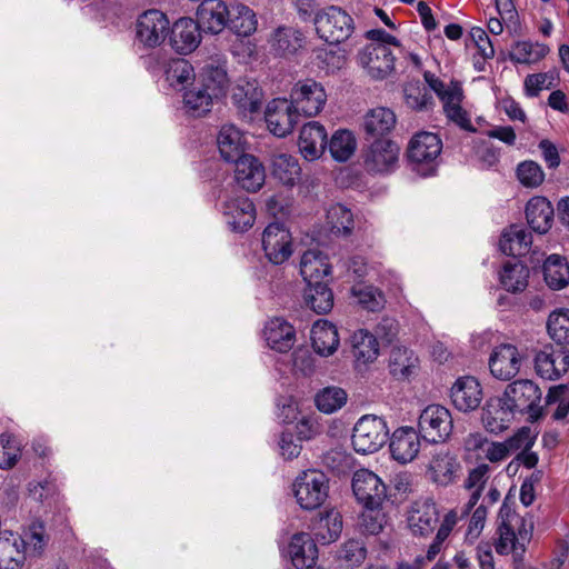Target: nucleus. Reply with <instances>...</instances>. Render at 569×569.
<instances>
[{"label": "nucleus", "mask_w": 569, "mask_h": 569, "mask_svg": "<svg viewBox=\"0 0 569 569\" xmlns=\"http://www.w3.org/2000/svg\"><path fill=\"white\" fill-rule=\"evenodd\" d=\"M498 540L495 549L498 555L505 556L520 550L525 552L526 542L532 535V523L519 516L508 503L507 498L502 502L498 513L497 527Z\"/></svg>", "instance_id": "1"}, {"label": "nucleus", "mask_w": 569, "mask_h": 569, "mask_svg": "<svg viewBox=\"0 0 569 569\" xmlns=\"http://www.w3.org/2000/svg\"><path fill=\"white\" fill-rule=\"evenodd\" d=\"M442 141L437 133L417 132L407 147V159L412 170L422 177L432 176L439 164Z\"/></svg>", "instance_id": "2"}, {"label": "nucleus", "mask_w": 569, "mask_h": 569, "mask_svg": "<svg viewBox=\"0 0 569 569\" xmlns=\"http://www.w3.org/2000/svg\"><path fill=\"white\" fill-rule=\"evenodd\" d=\"M502 395L516 415H527L530 422H536L543 417L542 391L532 380H515L506 387Z\"/></svg>", "instance_id": "3"}, {"label": "nucleus", "mask_w": 569, "mask_h": 569, "mask_svg": "<svg viewBox=\"0 0 569 569\" xmlns=\"http://www.w3.org/2000/svg\"><path fill=\"white\" fill-rule=\"evenodd\" d=\"M317 34L329 44H339L350 38L355 30L352 17L338 6L319 10L313 18Z\"/></svg>", "instance_id": "4"}, {"label": "nucleus", "mask_w": 569, "mask_h": 569, "mask_svg": "<svg viewBox=\"0 0 569 569\" xmlns=\"http://www.w3.org/2000/svg\"><path fill=\"white\" fill-rule=\"evenodd\" d=\"M293 492L299 506L305 510H316L328 498L329 479L319 470L302 471L295 480Z\"/></svg>", "instance_id": "5"}, {"label": "nucleus", "mask_w": 569, "mask_h": 569, "mask_svg": "<svg viewBox=\"0 0 569 569\" xmlns=\"http://www.w3.org/2000/svg\"><path fill=\"white\" fill-rule=\"evenodd\" d=\"M389 430L386 421L377 416H363L353 428V449L362 455L378 451L387 441Z\"/></svg>", "instance_id": "6"}, {"label": "nucleus", "mask_w": 569, "mask_h": 569, "mask_svg": "<svg viewBox=\"0 0 569 569\" xmlns=\"http://www.w3.org/2000/svg\"><path fill=\"white\" fill-rule=\"evenodd\" d=\"M419 433L431 443L443 442L450 436L453 422L450 411L440 405H430L422 410L418 421Z\"/></svg>", "instance_id": "7"}, {"label": "nucleus", "mask_w": 569, "mask_h": 569, "mask_svg": "<svg viewBox=\"0 0 569 569\" xmlns=\"http://www.w3.org/2000/svg\"><path fill=\"white\" fill-rule=\"evenodd\" d=\"M289 101L299 116L315 117L323 109L327 101V93L321 83L312 79H307L298 81L293 86Z\"/></svg>", "instance_id": "8"}, {"label": "nucleus", "mask_w": 569, "mask_h": 569, "mask_svg": "<svg viewBox=\"0 0 569 569\" xmlns=\"http://www.w3.org/2000/svg\"><path fill=\"white\" fill-rule=\"evenodd\" d=\"M400 148L390 139H375L363 150V166L370 173H389L397 167Z\"/></svg>", "instance_id": "9"}, {"label": "nucleus", "mask_w": 569, "mask_h": 569, "mask_svg": "<svg viewBox=\"0 0 569 569\" xmlns=\"http://www.w3.org/2000/svg\"><path fill=\"white\" fill-rule=\"evenodd\" d=\"M170 22L167 16L156 9L139 16L136 23L137 40L146 48L160 46L169 34Z\"/></svg>", "instance_id": "10"}, {"label": "nucleus", "mask_w": 569, "mask_h": 569, "mask_svg": "<svg viewBox=\"0 0 569 569\" xmlns=\"http://www.w3.org/2000/svg\"><path fill=\"white\" fill-rule=\"evenodd\" d=\"M264 119L269 131L273 136L284 138L290 134L297 126L299 113L288 99L276 98L267 104Z\"/></svg>", "instance_id": "11"}, {"label": "nucleus", "mask_w": 569, "mask_h": 569, "mask_svg": "<svg viewBox=\"0 0 569 569\" xmlns=\"http://www.w3.org/2000/svg\"><path fill=\"white\" fill-rule=\"evenodd\" d=\"M352 491L363 507H381L387 497L382 480L368 469H359L352 477Z\"/></svg>", "instance_id": "12"}, {"label": "nucleus", "mask_w": 569, "mask_h": 569, "mask_svg": "<svg viewBox=\"0 0 569 569\" xmlns=\"http://www.w3.org/2000/svg\"><path fill=\"white\" fill-rule=\"evenodd\" d=\"M358 63L375 80L387 78L395 70V56L383 44H367L357 56Z\"/></svg>", "instance_id": "13"}, {"label": "nucleus", "mask_w": 569, "mask_h": 569, "mask_svg": "<svg viewBox=\"0 0 569 569\" xmlns=\"http://www.w3.org/2000/svg\"><path fill=\"white\" fill-rule=\"evenodd\" d=\"M262 248L271 263H283L292 254V242L289 230H287L282 223H269L262 233Z\"/></svg>", "instance_id": "14"}, {"label": "nucleus", "mask_w": 569, "mask_h": 569, "mask_svg": "<svg viewBox=\"0 0 569 569\" xmlns=\"http://www.w3.org/2000/svg\"><path fill=\"white\" fill-rule=\"evenodd\" d=\"M569 369V352L565 347L546 345L535 356V370L546 380H557Z\"/></svg>", "instance_id": "15"}, {"label": "nucleus", "mask_w": 569, "mask_h": 569, "mask_svg": "<svg viewBox=\"0 0 569 569\" xmlns=\"http://www.w3.org/2000/svg\"><path fill=\"white\" fill-rule=\"evenodd\" d=\"M522 356L511 343L497 346L489 358L491 375L502 381H509L518 375L522 365Z\"/></svg>", "instance_id": "16"}, {"label": "nucleus", "mask_w": 569, "mask_h": 569, "mask_svg": "<svg viewBox=\"0 0 569 569\" xmlns=\"http://www.w3.org/2000/svg\"><path fill=\"white\" fill-rule=\"evenodd\" d=\"M516 412L503 395L489 398L482 407L481 421L487 431L499 435L513 421Z\"/></svg>", "instance_id": "17"}, {"label": "nucleus", "mask_w": 569, "mask_h": 569, "mask_svg": "<svg viewBox=\"0 0 569 569\" xmlns=\"http://www.w3.org/2000/svg\"><path fill=\"white\" fill-rule=\"evenodd\" d=\"M200 24L192 18L178 19L170 29V43L180 54L194 51L201 42Z\"/></svg>", "instance_id": "18"}, {"label": "nucleus", "mask_w": 569, "mask_h": 569, "mask_svg": "<svg viewBox=\"0 0 569 569\" xmlns=\"http://www.w3.org/2000/svg\"><path fill=\"white\" fill-rule=\"evenodd\" d=\"M222 213L227 223L234 231L243 232L253 226L256 220V208L248 197H234L222 203Z\"/></svg>", "instance_id": "19"}, {"label": "nucleus", "mask_w": 569, "mask_h": 569, "mask_svg": "<svg viewBox=\"0 0 569 569\" xmlns=\"http://www.w3.org/2000/svg\"><path fill=\"white\" fill-rule=\"evenodd\" d=\"M409 526L416 536L432 533L439 522V511L431 498L416 500L408 517Z\"/></svg>", "instance_id": "20"}, {"label": "nucleus", "mask_w": 569, "mask_h": 569, "mask_svg": "<svg viewBox=\"0 0 569 569\" xmlns=\"http://www.w3.org/2000/svg\"><path fill=\"white\" fill-rule=\"evenodd\" d=\"M450 398L453 406L462 412L476 410L482 400L480 382L471 376H463L451 387Z\"/></svg>", "instance_id": "21"}, {"label": "nucleus", "mask_w": 569, "mask_h": 569, "mask_svg": "<svg viewBox=\"0 0 569 569\" xmlns=\"http://www.w3.org/2000/svg\"><path fill=\"white\" fill-rule=\"evenodd\" d=\"M230 10L222 0H202L197 9V22L204 32L220 33L228 24Z\"/></svg>", "instance_id": "22"}, {"label": "nucleus", "mask_w": 569, "mask_h": 569, "mask_svg": "<svg viewBox=\"0 0 569 569\" xmlns=\"http://www.w3.org/2000/svg\"><path fill=\"white\" fill-rule=\"evenodd\" d=\"M420 437L419 431L412 427L395 430L389 443L391 457L401 463L412 461L420 450Z\"/></svg>", "instance_id": "23"}, {"label": "nucleus", "mask_w": 569, "mask_h": 569, "mask_svg": "<svg viewBox=\"0 0 569 569\" xmlns=\"http://www.w3.org/2000/svg\"><path fill=\"white\" fill-rule=\"evenodd\" d=\"M298 146L306 160L313 161L320 158L327 147L325 127L317 121L306 123L300 130Z\"/></svg>", "instance_id": "24"}, {"label": "nucleus", "mask_w": 569, "mask_h": 569, "mask_svg": "<svg viewBox=\"0 0 569 569\" xmlns=\"http://www.w3.org/2000/svg\"><path fill=\"white\" fill-rule=\"evenodd\" d=\"M234 179L239 187L249 192L258 191L264 183L266 173L262 163L248 154L234 162Z\"/></svg>", "instance_id": "25"}, {"label": "nucleus", "mask_w": 569, "mask_h": 569, "mask_svg": "<svg viewBox=\"0 0 569 569\" xmlns=\"http://www.w3.org/2000/svg\"><path fill=\"white\" fill-rule=\"evenodd\" d=\"M219 152L227 162H237L246 153L247 141L242 131L233 124H223L218 133Z\"/></svg>", "instance_id": "26"}, {"label": "nucleus", "mask_w": 569, "mask_h": 569, "mask_svg": "<svg viewBox=\"0 0 569 569\" xmlns=\"http://www.w3.org/2000/svg\"><path fill=\"white\" fill-rule=\"evenodd\" d=\"M288 552L297 569H311L318 559V547L311 535L298 532L291 537Z\"/></svg>", "instance_id": "27"}, {"label": "nucleus", "mask_w": 569, "mask_h": 569, "mask_svg": "<svg viewBox=\"0 0 569 569\" xmlns=\"http://www.w3.org/2000/svg\"><path fill=\"white\" fill-rule=\"evenodd\" d=\"M268 346L278 352H288L296 342V330L287 320L277 317L270 319L263 329Z\"/></svg>", "instance_id": "28"}, {"label": "nucleus", "mask_w": 569, "mask_h": 569, "mask_svg": "<svg viewBox=\"0 0 569 569\" xmlns=\"http://www.w3.org/2000/svg\"><path fill=\"white\" fill-rule=\"evenodd\" d=\"M526 219L529 227L537 233H547L553 223V207L541 196L532 197L526 204Z\"/></svg>", "instance_id": "29"}, {"label": "nucleus", "mask_w": 569, "mask_h": 569, "mask_svg": "<svg viewBox=\"0 0 569 569\" xmlns=\"http://www.w3.org/2000/svg\"><path fill=\"white\" fill-rule=\"evenodd\" d=\"M396 121V114L391 109L385 107L371 109L363 121L366 140L386 139L385 136L391 132Z\"/></svg>", "instance_id": "30"}, {"label": "nucleus", "mask_w": 569, "mask_h": 569, "mask_svg": "<svg viewBox=\"0 0 569 569\" xmlns=\"http://www.w3.org/2000/svg\"><path fill=\"white\" fill-rule=\"evenodd\" d=\"M531 244V233L518 224H511L506 229L499 241L500 250L511 257L526 256L530 251Z\"/></svg>", "instance_id": "31"}, {"label": "nucleus", "mask_w": 569, "mask_h": 569, "mask_svg": "<svg viewBox=\"0 0 569 569\" xmlns=\"http://www.w3.org/2000/svg\"><path fill=\"white\" fill-rule=\"evenodd\" d=\"M331 272L328 257L318 249L307 250L300 260V274L307 283L321 281Z\"/></svg>", "instance_id": "32"}, {"label": "nucleus", "mask_w": 569, "mask_h": 569, "mask_svg": "<svg viewBox=\"0 0 569 569\" xmlns=\"http://www.w3.org/2000/svg\"><path fill=\"white\" fill-rule=\"evenodd\" d=\"M388 368L395 379L408 380L417 373L419 360L412 350L406 347H393L390 351Z\"/></svg>", "instance_id": "33"}, {"label": "nucleus", "mask_w": 569, "mask_h": 569, "mask_svg": "<svg viewBox=\"0 0 569 569\" xmlns=\"http://www.w3.org/2000/svg\"><path fill=\"white\" fill-rule=\"evenodd\" d=\"M313 350L322 356L332 355L339 347V335L335 325L328 320L317 321L311 329Z\"/></svg>", "instance_id": "34"}, {"label": "nucleus", "mask_w": 569, "mask_h": 569, "mask_svg": "<svg viewBox=\"0 0 569 569\" xmlns=\"http://www.w3.org/2000/svg\"><path fill=\"white\" fill-rule=\"evenodd\" d=\"M549 51V47L545 43L521 40L512 44L509 59L515 64H535L542 60Z\"/></svg>", "instance_id": "35"}, {"label": "nucleus", "mask_w": 569, "mask_h": 569, "mask_svg": "<svg viewBox=\"0 0 569 569\" xmlns=\"http://www.w3.org/2000/svg\"><path fill=\"white\" fill-rule=\"evenodd\" d=\"M462 90L459 87H453L446 91L442 96L443 110L446 116L453 122H456L461 129L470 132H475L476 129L470 122L467 112L461 107Z\"/></svg>", "instance_id": "36"}, {"label": "nucleus", "mask_w": 569, "mask_h": 569, "mask_svg": "<svg viewBox=\"0 0 569 569\" xmlns=\"http://www.w3.org/2000/svg\"><path fill=\"white\" fill-rule=\"evenodd\" d=\"M543 278L552 290H560L569 283V264L565 257L549 256L543 263Z\"/></svg>", "instance_id": "37"}, {"label": "nucleus", "mask_w": 569, "mask_h": 569, "mask_svg": "<svg viewBox=\"0 0 569 569\" xmlns=\"http://www.w3.org/2000/svg\"><path fill=\"white\" fill-rule=\"evenodd\" d=\"M529 268L521 261L507 262L500 272V283L509 292H522L528 287Z\"/></svg>", "instance_id": "38"}, {"label": "nucleus", "mask_w": 569, "mask_h": 569, "mask_svg": "<svg viewBox=\"0 0 569 569\" xmlns=\"http://www.w3.org/2000/svg\"><path fill=\"white\" fill-rule=\"evenodd\" d=\"M351 352L357 362L369 363L379 355L377 338L368 330H358L351 338Z\"/></svg>", "instance_id": "39"}, {"label": "nucleus", "mask_w": 569, "mask_h": 569, "mask_svg": "<svg viewBox=\"0 0 569 569\" xmlns=\"http://www.w3.org/2000/svg\"><path fill=\"white\" fill-rule=\"evenodd\" d=\"M307 284L308 287L305 290L307 306L318 315L328 313L333 307L332 290L323 281Z\"/></svg>", "instance_id": "40"}, {"label": "nucleus", "mask_w": 569, "mask_h": 569, "mask_svg": "<svg viewBox=\"0 0 569 569\" xmlns=\"http://www.w3.org/2000/svg\"><path fill=\"white\" fill-rule=\"evenodd\" d=\"M258 21L252 9L243 4L231 8L227 27L239 37H249L257 30Z\"/></svg>", "instance_id": "41"}, {"label": "nucleus", "mask_w": 569, "mask_h": 569, "mask_svg": "<svg viewBox=\"0 0 569 569\" xmlns=\"http://www.w3.org/2000/svg\"><path fill=\"white\" fill-rule=\"evenodd\" d=\"M272 176L286 186H293L299 181L301 168L298 159L291 154L279 153L272 157Z\"/></svg>", "instance_id": "42"}, {"label": "nucleus", "mask_w": 569, "mask_h": 569, "mask_svg": "<svg viewBox=\"0 0 569 569\" xmlns=\"http://www.w3.org/2000/svg\"><path fill=\"white\" fill-rule=\"evenodd\" d=\"M229 77L222 66L207 64L201 72V86L216 99L226 96L229 88Z\"/></svg>", "instance_id": "43"}, {"label": "nucleus", "mask_w": 569, "mask_h": 569, "mask_svg": "<svg viewBox=\"0 0 569 569\" xmlns=\"http://www.w3.org/2000/svg\"><path fill=\"white\" fill-rule=\"evenodd\" d=\"M303 34L292 27H279L272 38L273 50L281 56L296 53L302 48Z\"/></svg>", "instance_id": "44"}, {"label": "nucleus", "mask_w": 569, "mask_h": 569, "mask_svg": "<svg viewBox=\"0 0 569 569\" xmlns=\"http://www.w3.org/2000/svg\"><path fill=\"white\" fill-rule=\"evenodd\" d=\"M262 90L254 82H247L244 86H238L232 93L233 103L242 112L254 113L262 103Z\"/></svg>", "instance_id": "45"}, {"label": "nucleus", "mask_w": 569, "mask_h": 569, "mask_svg": "<svg viewBox=\"0 0 569 569\" xmlns=\"http://www.w3.org/2000/svg\"><path fill=\"white\" fill-rule=\"evenodd\" d=\"M3 558L9 559L4 569H20L26 559L24 541L18 533L11 530L2 531V559Z\"/></svg>", "instance_id": "46"}, {"label": "nucleus", "mask_w": 569, "mask_h": 569, "mask_svg": "<svg viewBox=\"0 0 569 569\" xmlns=\"http://www.w3.org/2000/svg\"><path fill=\"white\" fill-rule=\"evenodd\" d=\"M348 395L345 389L329 386L320 389L315 396V403L319 411L333 413L347 403Z\"/></svg>", "instance_id": "47"}, {"label": "nucleus", "mask_w": 569, "mask_h": 569, "mask_svg": "<svg viewBox=\"0 0 569 569\" xmlns=\"http://www.w3.org/2000/svg\"><path fill=\"white\" fill-rule=\"evenodd\" d=\"M327 146L335 160L345 162L355 153L357 143L351 131L340 129L332 134Z\"/></svg>", "instance_id": "48"}, {"label": "nucleus", "mask_w": 569, "mask_h": 569, "mask_svg": "<svg viewBox=\"0 0 569 569\" xmlns=\"http://www.w3.org/2000/svg\"><path fill=\"white\" fill-rule=\"evenodd\" d=\"M327 223L333 234L349 236L355 227L353 214L343 204L336 203L327 211Z\"/></svg>", "instance_id": "49"}, {"label": "nucleus", "mask_w": 569, "mask_h": 569, "mask_svg": "<svg viewBox=\"0 0 569 569\" xmlns=\"http://www.w3.org/2000/svg\"><path fill=\"white\" fill-rule=\"evenodd\" d=\"M213 100H216V98L201 84L200 87L187 90L183 94V103L187 112L193 117H201L209 112Z\"/></svg>", "instance_id": "50"}, {"label": "nucleus", "mask_w": 569, "mask_h": 569, "mask_svg": "<svg viewBox=\"0 0 569 569\" xmlns=\"http://www.w3.org/2000/svg\"><path fill=\"white\" fill-rule=\"evenodd\" d=\"M547 331L560 347L569 345V309L561 308L552 311L548 317Z\"/></svg>", "instance_id": "51"}, {"label": "nucleus", "mask_w": 569, "mask_h": 569, "mask_svg": "<svg viewBox=\"0 0 569 569\" xmlns=\"http://www.w3.org/2000/svg\"><path fill=\"white\" fill-rule=\"evenodd\" d=\"M456 466V459L449 452L440 451L433 455L429 463V470L435 481L445 483L451 480Z\"/></svg>", "instance_id": "52"}, {"label": "nucleus", "mask_w": 569, "mask_h": 569, "mask_svg": "<svg viewBox=\"0 0 569 569\" xmlns=\"http://www.w3.org/2000/svg\"><path fill=\"white\" fill-rule=\"evenodd\" d=\"M519 182L527 188H537L545 180V172L539 163L526 160L517 166L516 170Z\"/></svg>", "instance_id": "53"}, {"label": "nucleus", "mask_w": 569, "mask_h": 569, "mask_svg": "<svg viewBox=\"0 0 569 569\" xmlns=\"http://www.w3.org/2000/svg\"><path fill=\"white\" fill-rule=\"evenodd\" d=\"M405 100L408 107L413 110H428L432 104V94L419 83H409L403 89Z\"/></svg>", "instance_id": "54"}, {"label": "nucleus", "mask_w": 569, "mask_h": 569, "mask_svg": "<svg viewBox=\"0 0 569 569\" xmlns=\"http://www.w3.org/2000/svg\"><path fill=\"white\" fill-rule=\"evenodd\" d=\"M166 74L171 86H183L194 79L192 64L181 58L173 59L168 63Z\"/></svg>", "instance_id": "55"}, {"label": "nucleus", "mask_w": 569, "mask_h": 569, "mask_svg": "<svg viewBox=\"0 0 569 569\" xmlns=\"http://www.w3.org/2000/svg\"><path fill=\"white\" fill-rule=\"evenodd\" d=\"M385 513L380 507H365L360 517V530L365 535H378L386 523Z\"/></svg>", "instance_id": "56"}, {"label": "nucleus", "mask_w": 569, "mask_h": 569, "mask_svg": "<svg viewBox=\"0 0 569 569\" xmlns=\"http://www.w3.org/2000/svg\"><path fill=\"white\" fill-rule=\"evenodd\" d=\"M338 557L350 567L360 566L367 557L365 542L359 539H349L342 545Z\"/></svg>", "instance_id": "57"}, {"label": "nucleus", "mask_w": 569, "mask_h": 569, "mask_svg": "<svg viewBox=\"0 0 569 569\" xmlns=\"http://www.w3.org/2000/svg\"><path fill=\"white\" fill-rule=\"evenodd\" d=\"M557 405L552 413L555 420H562L569 413V398L563 386L551 387L546 396V406Z\"/></svg>", "instance_id": "58"}, {"label": "nucleus", "mask_w": 569, "mask_h": 569, "mask_svg": "<svg viewBox=\"0 0 569 569\" xmlns=\"http://www.w3.org/2000/svg\"><path fill=\"white\" fill-rule=\"evenodd\" d=\"M21 539L24 541V547L28 545L32 547L34 552L41 553L49 540L44 523L40 520L32 521L24 538Z\"/></svg>", "instance_id": "59"}, {"label": "nucleus", "mask_w": 569, "mask_h": 569, "mask_svg": "<svg viewBox=\"0 0 569 569\" xmlns=\"http://www.w3.org/2000/svg\"><path fill=\"white\" fill-rule=\"evenodd\" d=\"M353 292L358 297L359 303L369 311H377L383 307L382 293L372 287H366Z\"/></svg>", "instance_id": "60"}, {"label": "nucleus", "mask_w": 569, "mask_h": 569, "mask_svg": "<svg viewBox=\"0 0 569 569\" xmlns=\"http://www.w3.org/2000/svg\"><path fill=\"white\" fill-rule=\"evenodd\" d=\"M470 37L472 41L475 42L478 53L480 54L481 59L488 60L492 59L495 56V49L493 44L486 33V31L482 28L475 27L470 31Z\"/></svg>", "instance_id": "61"}, {"label": "nucleus", "mask_w": 569, "mask_h": 569, "mask_svg": "<svg viewBox=\"0 0 569 569\" xmlns=\"http://www.w3.org/2000/svg\"><path fill=\"white\" fill-rule=\"evenodd\" d=\"M505 442L510 453H512L518 450L531 449L535 443V437L531 436L529 427H522Z\"/></svg>", "instance_id": "62"}, {"label": "nucleus", "mask_w": 569, "mask_h": 569, "mask_svg": "<svg viewBox=\"0 0 569 569\" xmlns=\"http://www.w3.org/2000/svg\"><path fill=\"white\" fill-rule=\"evenodd\" d=\"M28 491L34 500L44 502L58 493V488L54 482L44 480L40 482H30Z\"/></svg>", "instance_id": "63"}, {"label": "nucleus", "mask_w": 569, "mask_h": 569, "mask_svg": "<svg viewBox=\"0 0 569 569\" xmlns=\"http://www.w3.org/2000/svg\"><path fill=\"white\" fill-rule=\"evenodd\" d=\"M547 80L548 73L528 74L525 79L526 94L528 97H537L543 88L549 89L551 83L545 86Z\"/></svg>", "instance_id": "64"}]
</instances>
